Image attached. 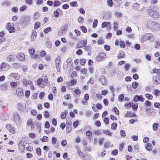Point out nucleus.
<instances>
[{
  "label": "nucleus",
  "mask_w": 160,
  "mask_h": 160,
  "mask_svg": "<svg viewBox=\"0 0 160 160\" xmlns=\"http://www.w3.org/2000/svg\"><path fill=\"white\" fill-rule=\"evenodd\" d=\"M147 26L148 28L153 30L160 29V24L156 22L148 20L147 21Z\"/></svg>",
  "instance_id": "1"
},
{
  "label": "nucleus",
  "mask_w": 160,
  "mask_h": 160,
  "mask_svg": "<svg viewBox=\"0 0 160 160\" xmlns=\"http://www.w3.org/2000/svg\"><path fill=\"white\" fill-rule=\"evenodd\" d=\"M30 22V17L29 16L22 17L19 22V24L22 28H24L27 26Z\"/></svg>",
  "instance_id": "2"
},
{
  "label": "nucleus",
  "mask_w": 160,
  "mask_h": 160,
  "mask_svg": "<svg viewBox=\"0 0 160 160\" xmlns=\"http://www.w3.org/2000/svg\"><path fill=\"white\" fill-rule=\"evenodd\" d=\"M148 40L152 42L154 40V37L151 33H147L142 36V41H145Z\"/></svg>",
  "instance_id": "3"
},
{
  "label": "nucleus",
  "mask_w": 160,
  "mask_h": 160,
  "mask_svg": "<svg viewBox=\"0 0 160 160\" xmlns=\"http://www.w3.org/2000/svg\"><path fill=\"white\" fill-rule=\"evenodd\" d=\"M48 80L47 77H45L42 78H39L37 82L38 85L41 88H43L44 84L47 83Z\"/></svg>",
  "instance_id": "4"
},
{
  "label": "nucleus",
  "mask_w": 160,
  "mask_h": 160,
  "mask_svg": "<svg viewBox=\"0 0 160 160\" xmlns=\"http://www.w3.org/2000/svg\"><path fill=\"white\" fill-rule=\"evenodd\" d=\"M147 12L150 16L153 18H157L159 16V15L157 12L152 9H148Z\"/></svg>",
  "instance_id": "5"
},
{
  "label": "nucleus",
  "mask_w": 160,
  "mask_h": 160,
  "mask_svg": "<svg viewBox=\"0 0 160 160\" xmlns=\"http://www.w3.org/2000/svg\"><path fill=\"white\" fill-rule=\"evenodd\" d=\"M12 120L18 125L20 124L21 120L19 114L17 112L13 113V117Z\"/></svg>",
  "instance_id": "6"
},
{
  "label": "nucleus",
  "mask_w": 160,
  "mask_h": 160,
  "mask_svg": "<svg viewBox=\"0 0 160 160\" xmlns=\"http://www.w3.org/2000/svg\"><path fill=\"white\" fill-rule=\"evenodd\" d=\"M87 43V41L86 40H81L77 44L76 47L77 48H81L83 47H84L86 46Z\"/></svg>",
  "instance_id": "7"
},
{
  "label": "nucleus",
  "mask_w": 160,
  "mask_h": 160,
  "mask_svg": "<svg viewBox=\"0 0 160 160\" xmlns=\"http://www.w3.org/2000/svg\"><path fill=\"white\" fill-rule=\"evenodd\" d=\"M61 62V61L60 57H57L55 60V63L56 68L58 72L60 71V66Z\"/></svg>",
  "instance_id": "8"
},
{
  "label": "nucleus",
  "mask_w": 160,
  "mask_h": 160,
  "mask_svg": "<svg viewBox=\"0 0 160 160\" xmlns=\"http://www.w3.org/2000/svg\"><path fill=\"white\" fill-rule=\"evenodd\" d=\"M106 56V54L103 52L99 53L96 57V60L97 61L100 62L104 59L105 58Z\"/></svg>",
  "instance_id": "9"
},
{
  "label": "nucleus",
  "mask_w": 160,
  "mask_h": 160,
  "mask_svg": "<svg viewBox=\"0 0 160 160\" xmlns=\"http://www.w3.org/2000/svg\"><path fill=\"white\" fill-rule=\"evenodd\" d=\"M98 80L103 85H105L107 82L106 78L103 75L100 76L98 78Z\"/></svg>",
  "instance_id": "10"
},
{
  "label": "nucleus",
  "mask_w": 160,
  "mask_h": 160,
  "mask_svg": "<svg viewBox=\"0 0 160 160\" xmlns=\"http://www.w3.org/2000/svg\"><path fill=\"white\" fill-rule=\"evenodd\" d=\"M16 94L19 97L23 94V89L21 88H18L16 90Z\"/></svg>",
  "instance_id": "11"
},
{
  "label": "nucleus",
  "mask_w": 160,
  "mask_h": 160,
  "mask_svg": "<svg viewBox=\"0 0 160 160\" xmlns=\"http://www.w3.org/2000/svg\"><path fill=\"white\" fill-rule=\"evenodd\" d=\"M6 28L8 30L9 32L10 33H12L15 31L14 27L11 26V24L10 22L7 23Z\"/></svg>",
  "instance_id": "12"
},
{
  "label": "nucleus",
  "mask_w": 160,
  "mask_h": 160,
  "mask_svg": "<svg viewBox=\"0 0 160 160\" xmlns=\"http://www.w3.org/2000/svg\"><path fill=\"white\" fill-rule=\"evenodd\" d=\"M134 100L135 102L140 101L141 102H143L145 100L144 98H143L142 95L139 96L136 95L135 96Z\"/></svg>",
  "instance_id": "13"
},
{
  "label": "nucleus",
  "mask_w": 160,
  "mask_h": 160,
  "mask_svg": "<svg viewBox=\"0 0 160 160\" xmlns=\"http://www.w3.org/2000/svg\"><path fill=\"white\" fill-rule=\"evenodd\" d=\"M152 79L154 85H157L160 83V79L157 75L153 77Z\"/></svg>",
  "instance_id": "14"
},
{
  "label": "nucleus",
  "mask_w": 160,
  "mask_h": 160,
  "mask_svg": "<svg viewBox=\"0 0 160 160\" xmlns=\"http://www.w3.org/2000/svg\"><path fill=\"white\" fill-rule=\"evenodd\" d=\"M0 118L3 120H6L9 118V115L6 113H0Z\"/></svg>",
  "instance_id": "15"
},
{
  "label": "nucleus",
  "mask_w": 160,
  "mask_h": 160,
  "mask_svg": "<svg viewBox=\"0 0 160 160\" xmlns=\"http://www.w3.org/2000/svg\"><path fill=\"white\" fill-rule=\"evenodd\" d=\"M37 36V33L36 31L35 30H32L31 35V42L34 41L35 39Z\"/></svg>",
  "instance_id": "16"
},
{
  "label": "nucleus",
  "mask_w": 160,
  "mask_h": 160,
  "mask_svg": "<svg viewBox=\"0 0 160 160\" xmlns=\"http://www.w3.org/2000/svg\"><path fill=\"white\" fill-rule=\"evenodd\" d=\"M18 146L20 151L22 152L25 148L24 143L22 141L20 142L18 144Z\"/></svg>",
  "instance_id": "17"
},
{
  "label": "nucleus",
  "mask_w": 160,
  "mask_h": 160,
  "mask_svg": "<svg viewBox=\"0 0 160 160\" xmlns=\"http://www.w3.org/2000/svg\"><path fill=\"white\" fill-rule=\"evenodd\" d=\"M17 57L18 59L22 61L24 59L25 55L23 53H20L17 55Z\"/></svg>",
  "instance_id": "18"
},
{
  "label": "nucleus",
  "mask_w": 160,
  "mask_h": 160,
  "mask_svg": "<svg viewBox=\"0 0 160 160\" xmlns=\"http://www.w3.org/2000/svg\"><path fill=\"white\" fill-rule=\"evenodd\" d=\"M68 113V111L66 110H65L64 112H62L61 114V119H65Z\"/></svg>",
  "instance_id": "19"
},
{
  "label": "nucleus",
  "mask_w": 160,
  "mask_h": 160,
  "mask_svg": "<svg viewBox=\"0 0 160 160\" xmlns=\"http://www.w3.org/2000/svg\"><path fill=\"white\" fill-rule=\"evenodd\" d=\"M10 76L15 78L16 80H18L20 78L19 75L16 73H11L10 74Z\"/></svg>",
  "instance_id": "20"
},
{
  "label": "nucleus",
  "mask_w": 160,
  "mask_h": 160,
  "mask_svg": "<svg viewBox=\"0 0 160 160\" xmlns=\"http://www.w3.org/2000/svg\"><path fill=\"white\" fill-rule=\"evenodd\" d=\"M152 71L154 73H156L157 76H158L160 79V69H156L155 68L153 69Z\"/></svg>",
  "instance_id": "21"
},
{
  "label": "nucleus",
  "mask_w": 160,
  "mask_h": 160,
  "mask_svg": "<svg viewBox=\"0 0 160 160\" xmlns=\"http://www.w3.org/2000/svg\"><path fill=\"white\" fill-rule=\"evenodd\" d=\"M68 26V24H66L64 26L61 28L60 30L62 33L67 31Z\"/></svg>",
  "instance_id": "22"
},
{
  "label": "nucleus",
  "mask_w": 160,
  "mask_h": 160,
  "mask_svg": "<svg viewBox=\"0 0 160 160\" xmlns=\"http://www.w3.org/2000/svg\"><path fill=\"white\" fill-rule=\"evenodd\" d=\"M146 149L148 151H151L152 150V146L151 143H148L145 146Z\"/></svg>",
  "instance_id": "23"
},
{
  "label": "nucleus",
  "mask_w": 160,
  "mask_h": 160,
  "mask_svg": "<svg viewBox=\"0 0 160 160\" xmlns=\"http://www.w3.org/2000/svg\"><path fill=\"white\" fill-rule=\"evenodd\" d=\"M0 88L2 90L5 91L8 89V87L7 84L6 83H4L0 85Z\"/></svg>",
  "instance_id": "24"
},
{
  "label": "nucleus",
  "mask_w": 160,
  "mask_h": 160,
  "mask_svg": "<svg viewBox=\"0 0 160 160\" xmlns=\"http://www.w3.org/2000/svg\"><path fill=\"white\" fill-rule=\"evenodd\" d=\"M103 132L106 135L110 136H111L112 135V133L108 130H103Z\"/></svg>",
  "instance_id": "25"
},
{
  "label": "nucleus",
  "mask_w": 160,
  "mask_h": 160,
  "mask_svg": "<svg viewBox=\"0 0 160 160\" xmlns=\"http://www.w3.org/2000/svg\"><path fill=\"white\" fill-rule=\"evenodd\" d=\"M125 52H123L118 54L117 56V58L118 59H121L125 57Z\"/></svg>",
  "instance_id": "26"
},
{
  "label": "nucleus",
  "mask_w": 160,
  "mask_h": 160,
  "mask_svg": "<svg viewBox=\"0 0 160 160\" xmlns=\"http://www.w3.org/2000/svg\"><path fill=\"white\" fill-rule=\"evenodd\" d=\"M145 97L147 99L149 100H152L153 98L151 94L149 93L146 94Z\"/></svg>",
  "instance_id": "27"
},
{
  "label": "nucleus",
  "mask_w": 160,
  "mask_h": 160,
  "mask_svg": "<svg viewBox=\"0 0 160 160\" xmlns=\"http://www.w3.org/2000/svg\"><path fill=\"white\" fill-rule=\"evenodd\" d=\"M6 64L4 62H3L0 65V69L1 71H4V68L6 67Z\"/></svg>",
  "instance_id": "28"
},
{
  "label": "nucleus",
  "mask_w": 160,
  "mask_h": 160,
  "mask_svg": "<svg viewBox=\"0 0 160 160\" xmlns=\"http://www.w3.org/2000/svg\"><path fill=\"white\" fill-rule=\"evenodd\" d=\"M17 107L20 111H23V107L21 103H18L17 105Z\"/></svg>",
  "instance_id": "29"
},
{
  "label": "nucleus",
  "mask_w": 160,
  "mask_h": 160,
  "mask_svg": "<svg viewBox=\"0 0 160 160\" xmlns=\"http://www.w3.org/2000/svg\"><path fill=\"white\" fill-rule=\"evenodd\" d=\"M39 13L37 12H36L34 13L33 17V19L34 20H36L39 18Z\"/></svg>",
  "instance_id": "30"
},
{
  "label": "nucleus",
  "mask_w": 160,
  "mask_h": 160,
  "mask_svg": "<svg viewBox=\"0 0 160 160\" xmlns=\"http://www.w3.org/2000/svg\"><path fill=\"white\" fill-rule=\"evenodd\" d=\"M159 126L158 124L157 123H155L152 125V128L153 130L154 131H156L158 130Z\"/></svg>",
  "instance_id": "31"
},
{
  "label": "nucleus",
  "mask_w": 160,
  "mask_h": 160,
  "mask_svg": "<svg viewBox=\"0 0 160 160\" xmlns=\"http://www.w3.org/2000/svg\"><path fill=\"white\" fill-rule=\"evenodd\" d=\"M133 8L136 10L138 11L139 8V5L137 3H135L133 6Z\"/></svg>",
  "instance_id": "32"
},
{
  "label": "nucleus",
  "mask_w": 160,
  "mask_h": 160,
  "mask_svg": "<svg viewBox=\"0 0 160 160\" xmlns=\"http://www.w3.org/2000/svg\"><path fill=\"white\" fill-rule=\"evenodd\" d=\"M41 26V23L39 22H36L34 25V28L35 29H37L39 28Z\"/></svg>",
  "instance_id": "33"
},
{
  "label": "nucleus",
  "mask_w": 160,
  "mask_h": 160,
  "mask_svg": "<svg viewBox=\"0 0 160 160\" xmlns=\"http://www.w3.org/2000/svg\"><path fill=\"white\" fill-rule=\"evenodd\" d=\"M110 24L109 22H103L102 24V27L103 28L106 27L108 25Z\"/></svg>",
  "instance_id": "34"
},
{
  "label": "nucleus",
  "mask_w": 160,
  "mask_h": 160,
  "mask_svg": "<svg viewBox=\"0 0 160 160\" xmlns=\"http://www.w3.org/2000/svg\"><path fill=\"white\" fill-rule=\"evenodd\" d=\"M153 94L156 96H158L160 95V91L156 89L153 92Z\"/></svg>",
  "instance_id": "35"
},
{
  "label": "nucleus",
  "mask_w": 160,
  "mask_h": 160,
  "mask_svg": "<svg viewBox=\"0 0 160 160\" xmlns=\"http://www.w3.org/2000/svg\"><path fill=\"white\" fill-rule=\"evenodd\" d=\"M124 94H120L118 97V99L119 101L122 102L123 100Z\"/></svg>",
  "instance_id": "36"
},
{
  "label": "nucleus",
  "mask_w": 160,
  "mask_h": 160,
  "mask_svg": "<svg viewBox=\"0 0 160 160\" xmlns=\"http://www.w3.org/2000/svg\"><path fill=\"white\" fill-rule=\"evenodd\" d=\"M52 141V145H55L57 142V139L56 137H52L51 140Z\"/></svg>",
  "instance_id": "37"
},
{
  "label": "nucleus",
  "mask_w": 160,
  "mask_h": 160,
  "mask_svg": "<svg viewBox=\"0 0 160 160\" xmlns=\"http://www.w3.org/2000/svg\"><path fill=\"white\" fill-rule=\"evenodd\" d=\"M14 57L13 55H10L7 58V60L8 61H10L14 59Z\"/></svg>",
  "instance_id": "38"
},
{
  "label": "nucleus",
  "mask_w": 160,
  "mask_h": 160,
  "mask_svg": "<svg viewBox=\"0 0 160 160\" xmlns=\"http://www.w3.org/2000/svg\"><path fill=\"white\" fill-rule=\"evenodd\" d=\"M117 126V124L115 122H113L111 125V129L112 130H115Z\"/></svg>",
  "instance_id": "39"
},
{
  "label": "nucleus",
  "mask_w": 160,
  "mask_h": 160,
  "mask_svg": "<svg viewBox=\"0 0 160 160\" xmlns=\"http://www.w3.org/2000/svg\"><path fill=\"white\" fill-rule=\"evenodd\" d=\"M120 47L122 48H124L125 47V44L124 42L123 41L121 40L120 41Z\"/></svg>",
  "instance_id": "40"
},
{
  "label": "nucleus",
  "mask_w": 160,
  "mask_h": 160,
  "mask_svg": "<svg viewBox=\"0 0 160 160\" xmlns=\"http://www.w3.org/2000/svg\"><path fill=\"white\" fill-rule=\"evenodd\" d=\"M54 7H57L61 4L60 1H55L53 2Z\"/></svg>",
  "instance_id": "41"
},
{
  "label": "nucleus",
  "mask_w": 160,
  "mask_h": 160,
  "mask_svg": "<svg viewBox=\"0 0 160 160\" xmlns=\"http://www.w3.org/2000/svg\"><path fill=\"white\" fill-rule=\"evenodd\" d=\"M107 3L110 7H112L113 3L112 0H107Z\"/></svg>",
  "instance_id": "42"
},
{
  "label": "nucleus",
  "mask_w": 160,
  "mask_h": 160,
  "mask_svg": "<svg viewBox=\"0 0 160 160\" xmlns=\"http://www.w3.org/2000/svg\"><path fill=\"white\" fill-rule=\"evenodd\" d=\"M31 57L33 58H35L37 60H38L40 58L39 55L37 54L32 55Z\"/></svg>",
  "instance_id": "43"
},
{
  "label": "nucleus",
  "mask_w": 160,
  "mask_h": 160,
  "mask_svg": "<svg viewBox=\"0 0 160 160\" xmlns=\"http://www.w3.org/2000/svg\"><path fill=\"white\" fill-rule=\"evenodd\" d=\"M10 85L11 87L16 88L17 86V83L16 82H11L10 83Z\"/></svg>",
  "instance_id": "44"
},
{
  "label": "nucleus",
  "mask_w": 160,
  "mask_h": 160,
  "mask_svg": "<svg viewBox=\"0 0 160 160\" xmlns=\"http://www.w3.org/2000/svg\"><path fill=\"white\" fill-rule=\"evenodd\" d=\"M9 132L12 133L14 134L15 133L16 130L13 127H12L9 130Z\"/></svg>",
  "instance_id": "45"
},
{
  "label": "nucleus",
  "mask_w": 160,
  "mask_h": 160,
  "mask_svg": "<svg viewBox=\"0 0 160 160\" xmlns=\"http://www.w3.org/2000/svg\"><path fill=\"white\" fill-rule=\"evenodd\" d=\"M44 113V116L46 118H48L50 117V114L48 111H45Z\"/></svg>",
  "instance_id": "46"
},
{
  "label": "nucleus",
  "mask_w": 160,
  "mask_h": 160,
  "mask_svg": "<svg viewBox=\"0 0 160 160\" xmlns=\"http://www.w3.org/2000/svg\"><path fill=\"white\" fill-rule=\"evenodd\" d=\"M80 28L83 32L86 33L87 32V29L85 26H82Z\"/></svg>",
  "instance_id": "47"
},
{
  "label": "nucleus",
  "mask_w": 160,
  "mask_h": 160,
  "mask_svg": "<svg viewBox=\"0 0 160 160\" xmlns=\"http://www.w3.org/2000/svg\"><path fill=\"white\" fill-rule=\"evenodd\" d=\"M51 30L52 29L51 27H48L44 30V32L45 33H47L48 32H50Z\"/></svg>",
  "instance_id": "48"
},
{
  "label": "nucleus",
  "mask_w": 160,
  "mask_h": 160,
  "mask_svg": "<svg viewBox=\"0 0 160 160\" xmlns=\"http://www.w3.org/2000/svg\"><path fill=\"white\" fill-rule=\"evenodd\" d=\"M27 8V7L26 5H23L20 8L19 10L21 12L25 11Z\"/></svg>",
  "instance_id": "49"
},
{
  "label": "nucleus",
  "mask_w": 160,
  "mask_h": 160,
  "mask_svg": "<svg viewBox=\"0 0 160 160\" xmlns=\"http://www.w3.org/2000/svg\"><path fill=\"white\" fill-rule=\"evenodd\" d=\"M98 22L97 19H95L94 20L92 25V27L93 28H95L97 27Z\"/></svg>",
  "instance_id": "50"
},
{
  "label": "nucleus",
  "mask_w": 160,
  "mask_h": 160,
  "mask_svg": "<svg viewBox=\"0 0 160 160\" xmlns=\"http://www.w3.org/2000/svg\"><path fill=\"white\" fill-rule=\"evenodd\" d=\"M26 4L29 5H31L32 4L33 2L32 0H25Z\"/></svg>",
  "instance_id": "51"
},
{
  "label": "nucleus",
  "mask_w": 160,
  "mask_h": 160,
  "mask_svg": "<svg viewBox=\"0 0 160 160\" xmlns=\"http://www.w3.org/2000/svg\"><path fill=\"white\" fill-rule=\"evenodd\" d=\"M54 15L56 18H58L59 15V13L58 11L57 10H55L54 12Z\"/></svg>",
  "instance_id": "52"
},
{
  "label": "nucleus",
  "mask_w": 160,
  "mask_h": 160,
  "mask_svg": "<svg viewBox=\"0 0 160 160\" xmlns=\"http://www.w3.org/2000/svg\"><path fill=\"white\" fill-rule=\"evenodd\" d=\"M61 144L62 146H65L67 144V141L66 140H62L61 142Z\"/></svg>",
  "instance_id": "53"
},
{
  "label": "nucleus",
  "mask_w": 160,
  "mask_h": 160,
  "mask_svg": "<svg viewBox=\"0 0 160 160\" xmlns=\"http://www.w3.org/2000/svg\"><path fill=\"white\" fill-rule=\"evenodd\" d=\"M12 65L13 67L17 68H19L20 66V65L19 63L16 62L13 63Z\"/></svg>",
  "instance_id": "54"
},
{
  "label": "nucleus",
  "mask_w": 160,
  "mask_h": 160,
  "mask_svg": "<svg viewBox=\"0 0 160 160\" xmlns=\"http://www.w3.org/2000/svg\"><path fill=\"white\" fill-rule=\"evenodd\" d=\"M95 126H97L98 127H99L101 126V124L100 122L99 121L97 120L96 121L95 123Z\"/></svg>",
  "instance_id": "55"
},
{
  "label": "nucleus",
  "mask_w": 160,
  "mask_h": 160,
  "mask_svg": "<svg viewBox=\"0 0 160 160\" xmlns=\"http://www.w3.org/2000/svg\"><path fill=\"white\" fill-rule=\"evenodd\" d=\"M138 84V83L136 82H133L132 84V87L133 88H137Z\"/></svg>",
  "instance_id": "56"
},
{
  "label": "nucleus",
  "mask_w": 160,
  "mask_h": 160,
  "mask_svg": "<svg viewBox=\"0 0 160 160\" xmlns=\"http://www.w3.org/2000/svg\"><path fill=\"white\" fill-rule=\"evenodd\" d=\"M36 151L37 154L38 155H40L41 154V149L39 148H38L36 149Z\"/></svg>",
  "instance_id": "57"
},
{
  "label": "nucleus",
  "mask_w": 160,
  "mask_h": 160,
  "mask_svg": "<svg viewBox=\"0 0 160 160\" xmlns=\"http://www.w3.org/2000/svg\"><path fill=\"white\" fill-rule=\"evenodd\" d=\"M120 133L121 136L122 137H124L126 136V133L123 130H121Z\"/></svg>",
  "instance_id": "58"
},
{
  "label": "nucleus",
  "mask_w": 160,
  "mask_h": 160,
  "mask_svg": "<svg viewBox=\"0 0 160 160\" xmlns=\"http://www.w3.org/2000/svg\"><path fill=\"white\" fill-rule=\"evenodd\" d=\"M35 52V50L34 48H31L28 51L29 53L32 55H33V54Z\"/></svg>",
  "instance_id": "59"
},
{
  "label": "nucleus",
  "mask_w": 160,
  "mask_h": 160,
  "mask_svg": "<svg viewBox=\"0 0 160 160\" xmlns=\"http://www.w3.org/2000/svg\"><path fill=\"white\" fill-rule=\"evenodd\" d=\"M70 5L72 7H77L78 6L76 2H72L70 3Z\"/></svg>",
  "instance_id": "60"
},
{
  "label": "nucleus",
  "mask_w": 160,
  "mask_h": 160,
  "mask_svg": "<svg viewBox=\"0 0 160 160\" xmlns=\"http://www.w3.org/2000/svg\"><path fill=\"white\" fill-rule=\"evenodd\" d=\"M30 94V92L29 90H27L25 92V96L27 98H28Z\"/></svg>",
  "instance_id": "61"
},
{
  "label": "nucleus",
  "mask_w": 160,
  "mask_h": 160,
  "mask_svg": "<svg viewBox=\"0 0 160 160\" xmlns=\"http://www.w3.org/2000/svg\"><path fill=\"white\" fill-rule=\"evenodd\" d=\"M104 48L105 50L107 51H109L110 49V47L107 45H104Z\"/></svg>",
  "instance_id": "62"
},
{
  "label": "nucleus",
  "mask_w": 160,
  "mask_h": 160,
  "mask_svg": "<svg viewBox=\"0 0 160 160\" xmlns=\"http://www.w3.org/2000/svg\"><path fill=\"white\" fill-rule=\"evenodd\" d=\"M118 24L117 22H114L113 23V29L115 30L118 29Z\"/></svg>",
  "instance_id": "63"
},
{
  "label": "nucleus",
  "mask_w": 160,
  "mask_h": 160,
  "mask_svg": "<svg viewBox=\"0 0 160 160\" xmlns=\"http://www.w3.org/2000/svg\"><path fill=\"white\" fill-rule=\"evenodd\" d=\"M74 92L76 95H79L81 93V91L79 89H76L74 90Z\"/></svg>",
  "instance_id": "64"
}]
</instances>
